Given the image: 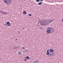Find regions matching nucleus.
Masks as SVG:
<instances>
[{
  "mask_svg": "<svg viewBox=\"0 0 63 63\" xmlns=\"http://www.w3.org/2000/svg\"><path fill=\"white\" fill-rule=\"evenodd\" d=\"M53 21V20L51 19L48 20H46L43 19L41 20L40 21V24L41 25H47V24H49V23H50L51 22H52Z\"/></svg>",
  "mask_w": 63,
  "mask_h": 63,
  "instance_id": "f257e3e1",
  "label": "nucleus"
},
{
  "mask_svg": "<svg viewBox=\"0 0 63 63\" xmlns=\"http://www.w3.org/2000/svg\"><path fill=\"white\" fill-rule=\"evenodd\" d=\"M47 32L49 34H52L54 32V29L51 27H49L47 28Z\"/></svg>",
  "mask_w": 63,
  "mask_h": 63,
  "instance_id": "f03ea898",
  "label": "nucleus"
},
{
  "mask_svg": "<svg viewBox=\"0 0 63 63\" xmlns=\"http://www.w3.org/2000/svg\"><path fill=\"white\" fill-rule=\"evenodd\" d=\"M46 54L48 55V57H52L54 55V52H53L52 53H51L50 52H47L46 53Z\"/></svg>",
  "mask_w": 63,
  "mask_h": 63,
  "instance_id": "7ed1b4c3",
  "label": "nucleus"
},
{
  "mask_svg": "<svg viewBox=\"0 0 63 63\" xmlns=\"http://www.w3.org/2000/svg\"><path fill=\"white\" fill-rule=\"evenodd\" d=\"M4 2L9 5L11 3V0H3Z\"/></svg>",
  "mask_w": 63,
  "mask_h": 63,
  "instance_id": "20e7f679",
  "label": "nucleus"
},
{
  "mask_svg": "<svg viewBox=\"0 0 63 63\" xmlns=\"http://www.w3.org/2000/svg\"><path fill=\"white\" fill-rule=\"evenodd\" d=\"M0 13H1V14H2L3 15H6V14H8H8H9L8 13H6L5 12H4L2 10H0Z\"/></svg>",
  "mask_w": 63,
  "mask_h": 63,
  "instance_id": "39448f33",
  "label": "nucleus"
},
{
  "mask_svg": "<svg viewBox=\"0 0 63 63\" xmlns=\"http://www.w3.org/2000/svg\"><path fill=\"white\" fill-rule=\"evenodd\" d=\"M7 24L8 25V26H10L11 25V23H10V22H7Z\"/></svg>",
  "mask_w": 63,
  "mask_h": 63,
  "instance_id": "423d86ee",
  "label": "nucleus"
},
{
  "mask_svg": "<svg viewBox=\"0 0 63 63\" xmlns=\"http://www.w3.org/2000/svg\"><path fill=\"white\" fill-rule=\"evenodd\" d=\"M33 63H40V62L38 61L35 60L33 62Z\"/></svg>",
  "mask_w": 63,
  "mask_h": 63,
  "instance_id": "0eeeda50",
  "label": "nucleus"
},
{
  "mask_svg": "<svg viewBox=\"0 0 63 63\" xmlns=\"http://www.w3.org/2000/svg\"><path fill=\"white\" fill-rule=\"evenodd\" d=\"M49 52L51 53H52V52H54L53 50V49H50V51Z\"/></svg>",
  "mask_w": 63,
  "mask_h": 63,
  "instance_id": "6e6552de",
  "label": "nucleus"
},
{
  "mask_svg": "<svg viewBox=\"0 0 63 63\" xmlns=\"http://www.w3.org/2000/svg\"><path fill=\"white\" fill-rule=\"evenodd\" d=\"M17 47H16V46H15L13 48V49L14 50V49H16Z\"/></svg>",
  "mask_w": 63,
  "mask_h": 63,
  "instance_id": "1a4fd4ad",
  "label": "nucleus"
},
{
  "mask_svg": "<svg viewBox=\"0 0 63 63\" xmlns=\"http://www.w3.org/2000/svg\"><path fill=\"white\" fill-rule=\"evenodd\" d=\"M26 58L28 60V59H29V57H28V56H27L25 58V59H26Z\"/></svg>",
  "mask_w": 63,
  "mask_h": 63,
  "instance_id": "9d476101",
  "label": "nucleus"
},
{
  "mask_svg": "<svg viewBox=\"0 0 63 63\" xmlns=\"http://www.w3.org/2000/svg\"><path fill=\"white\" fill-rule=\"evenodd\" d=\"M42 4V2H39L38 4V5H41V4Z\"/></svg>",
  "mask_w": 63,
  "mask_h": 63,
  "instance_id": "9b49d317",
  "label": "nucleus"
},
{
  "mask_svg": "<svg viewBox=\"0 0 63 63\" xmlns=\"http://www.w3.org/2000/svg\"><path fill=\"white\" fill-rule=\"evenodd\" d=\"M23 14H24V15H25V14H26V12L25 11H24L23 12Z\"/></svg>",
  "mask_w": 63,
  "mask_h": 63,
  "instance_id": "f8f14e48",
  "label": "nucleus"
},
{
  "mask_svg": "<svg viewBox=\"0 0 63 63\" xmlns=\"http://www.w3.org/2000/svg\"><path fill=\"white\" fill-rule=\"evenodd\" d=\"M18 53L19 55H20V54H21V53H20V51H19L18 52Z\"/></svg>",
  "mask_w": 63,
  "mask_h": 63,
  "instance_id": "ddd939ff",
  "label": "nucleus"
},
{
  "mask_svg": "<svg viewBox=\"0 0 63 63\" xmlns=\"http://www.w3.org/2000/svg\"><path fill=\"white\" fill-rule=\"evenodd\" d=\"M36 1L37 2H39V1H40V0H36Z\"/></svg>",
  "mask_w": 63,
  "mask_h": 63,
  "instance_id": "4468645a",
  "label": "nucleus"
},
{
  "mask_svg": "<svg viewBox=\"0 0 63 63\" xmlns=\"http://www.w3.org/2000/svg\"><path fill=\"white\" fill-rule=\"evenodd\" d=\"M40 29H42V27H39Z\"/></svg>",
  "mask_w": 63,
  "mask_h": 63,
  "instance_id": "2eb2a0df",
  "label": "nucleus"
},
{
  "mask_svg": "<svg viewBox=\"0 0 63 63\" xmlns=\"http://www.w3.org/2000/svg\"><path fill=\"white\" fill-rule=\"evenodd\" d=\"M49 51V50L48 49V50H47V52H49L48 51Z\"/></svg>",
  "mask_w": 63,
  "mask_h": 63,
  "instance_id": "dca6fc26",
  "label": "nucleus"
},
{
  "mask_svg": "<svg viewBox=\"0 0 63 63\" xmlns=\"http://www.w3.org/2000/svg\"><path fill=\"white\" fill-rule=\"evenodd\" d=\"M29 16H32V15L31 14H29Z\"/></svg>",
  "mask_w": 63,
  "mask_h": 63,
  "instance_id": "f3484780",
  "label": "nucleus"
},
{
  "mask_svg": "<svg viewBox=\"0 0 63 63\" xmlns=\"http://www.w3.org/2000/svg\"><path fill=\"white\" fill-rule=\"evenodd\" d=\"M8 24H6V25H5V26H8Z\"/></svg>",
  "mask_w": 63,
  "mask_h": 63,
  "instance_id": "a211bd4d",
  "label": "nucleus"
},
{
  "mask_svg": "<svg viewBox=\"0 0 63 63\" xmlns=\"http://www.w3.org/2000/svg\"><path fill=\"white\" fill-rule=\"evenodd\" d=\"M22 48H23V49H25V48H24V47H22Z\"/></svg>",
  "mask_w": 63,
  "mask_h": 63,
  "instance_id": "6ab92c4d",
  "label": "nucleus"
},
{
  "mask_svg": "<svg viewBox=\"0 0 63 63\" xmlns=\"http://www.w3.org/2000/svg\"><path fill=\"white\" fill-rule=\"evenodd\" d=\"M25 61H27V60L26 59L25 60Z\"/></svg>",
  "mask_w": 63,
  "mask_h": 63,
  "instance_id": "aec40b11",
  "label": "nucleus"
},
{
  "mask_svg": "<svg viewBox=\"0 0 63 63\" xmlns=\"http://www.w3.org/2000/svg\"><path fill=\"white\" fill-rule=\"evenodd\" d=\"M23 29L24 30H25V28H23Z\"/></svg>",
  "mask_w": 63,
  "mask_h": 63,
  "instance_id": "412c9836",
  "label": "nucleus"
},
{
  "mask_svg": "<svg viewBox=\"0 0 63 63\" xmlns=\"http://www.w3.org/2000/svg\"><path fill=\"white\" fill-rule=\"evenodd\" d=\"M40 1H43V0H40Z\"/></svg>",
  "mask_w": 63,
  "mask_h": 63,
  "instance_id": "4be33fe9",
  "label": "nucleus"
},
{
  "mask_svg": "<svg viewBox=\"0 0 63 63\" xmlns=\"http://www.w3.org/2000/svg\"><path fill=\"white\" fill-rule=\"evenodd\" d=\"M12 47H14V46H12Z\"/></svg>",
  "mask_w": 63,
  "mask_h": 63,
  "instance_id": "5701e85b",
  "label": "nucleus"
},
{
  "mask_svg": "<svg viewBox=\"0 0 63 63\" xmlns=\"http://www.w3.org/2000/svg\"><path fill=\"white\" fill-rule=\"evenodd\" d=\"M17 40V39H16V40Z\"/></svg>",
  "mask_w": 63,
  "mask_h": 63,
  "instance_id": "b1692460",
  "label": "nucleus"
},
{
  "mask_svg": "<svg viewBox=\"0 0 63 63\" xmlns=\"http://www.w3.org/2000/svg\"><path fill=\"white\" fill-rule=\"evenodd\" d=\"M44 0H43V1Z\"/></svg>",
  "mask_w": 63,
  "mask_h": 63,
  "instance_id": "393cba45",
  "label": "nucleus"
}]
</instances>
